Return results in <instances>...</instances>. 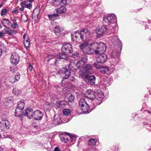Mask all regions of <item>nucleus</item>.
Returning <instances> with one entry per match:
<instances>
[{"mask_svg":"<svg viewBox=\"0 0 151 151\" xmlns=\"http://www.w3.org/2000/svg\"><path fill=\"white\" fill-rule=\"evenodd\" d=\"M24 42H30V39L29 37H28L27 40L25 39L24 40Z\"/></svg>","mask_w":151,"mask_h":151,"instance_id":"nucleus-59","label":"nucleus"},{"mask_svg":"<svg viewBox=\"0 0 151 151\" xmlns=\"http://www.w3.org/2000/svg\"><path fill=\"white\" fill-rule=\"evenodd\" d=\"M69 79L70 81H73L75 80V78L74 76H71Z\"/></svg>","mask_w":151,"mask_h":151,"instance_id":"nucleus-57","label":"nucleus"},{"mask_svg":"<svg viewBox=\"0 0 151 151\" xmlns=\"http://www.w3.org/2000/svg\"><path fill=\"white\" fill-rule=\"evenodd\" d=\"M99 70L101 73L108 74V72L109 71V69L108 67L107 66H102V67L100 68Z\"/></svg>","mask_w":151,"mask_h":151,"instance_id":"nucleus-30","label":"nucleus"},{"mask_svg":"<svg viewBox=\"0 0 151 151\" xmlns=\"http://www.w3.org/2000/svg\"><path fill=\"white\" fill-rule=\"evenodd\" d=\"M90 74L89 71H82L80 74V77L85 82Z\"/></svg>","mask_w":151,"mask_h":151,"instance_id":"nucleus-23","label":"nucleus"},{"mask_svg":"<svg viewBox=\"0 0 151 151\" xmlns=\"http://www.w3.org/2000/svg\"><path fill=\"white\" fill-rule=\"evenodd\" d=\"M80 58H81L76 63V66L78 68L81 67L83 65H84L87 61V56L86 55H82Z\"/></svg>","mask_w":151,"mask_h":151,"instance_id":"nucleus-15","label":"nucleus"},{"mask_svg":"<svg viewBox=\"0 0 151 151\" xmlns=\"http://www.w3.org/2000/svg\"><path fill=\"white\" fill-rule=\"evenodd\" d=\"M103 63L98 62L96 61V62H95L93 64V66L96 69H99L100 70V68H101L103 66Z\"/></svg>","mask_w":151,"mask_h":151,"instance_id":"nucleus-39","label":"nucleus"},{"mask_svg":"<svg viewBox=\"0 0 151 151\" xmlns=\"http://www.w3.org/2000/svg\"><path fill=\"white\" fill-rule=\"evenodd\" d=\"M27 2V1H24L20 3V6H21V7H24V6H26V3Z\"/></svg>","mask_w":151,"mask_h":151,"instance_id":"nucleus-54","label":"nucleus"},{"mask_svg":"<svg viewBox=\"0 0 151 151\" xmlns=\"http://www.w3.org/2000/svg\"><path fill=\"white\" fill-rule=\"evenodd\" d=\"M67 102L64 101H61L59 102H56L55 105L56 106V108H63L65 105V104Z\"/></svg>","mask_w":151,"mask_h":151,"instance_id":"nucleus-26","label":"nucleus"},{"mask_svg":"<svg viewBox=\"0 0 151 151\" xmlns=\"http://www.w3.org/2000/svg\"><path fill=\"white\" fill-rule=\"evenodd\" d=\"M96 77L93 75H89L85 82L87 84L93 85H95Z\"/></svg>","mask_w":151,"mask_h":151,"instance_id":"nucleus-18","label":"nucleus"},{"mask_svg":"<svg viewBox=\"0 0 151 151\" xmlns=\"http://www.w3.org/2000/svg\"><path fill=\"white\" fill-rule=\"evenodd\" d=\"M3 31L5 33L9 35H12L13 34H14L17 33V31L11 29L8 30L6 29H3Z\"/></svg>","mask_w":151,"mask_h":151,"instance_id":"nucleus-31","label":"nucleus"},{"mask_svg":"<svg viewBox=\"0 0 151 151\" xmlns=\"http://www.w3.org/2000/svg\"><path fill=\"white\" fill-rule=\"evenodd\" d=\"M53 5L54 6H58L61 4L56 0H53L52 1Z\"/></svg>","mask_w":151,"mask_h":151,"instance_id":"nucleus-49","label":"nucleus"},{"mask_svg":"<svg viewBox=\"0 0 151 151\" xmlns=\"http://www.w3.org/2000/svg\"><path fill=\"white\" fill-rule=\"evenodd\" d=\"M67 67V68L70 71H75L76 70V67H77L76 64H75L73 62H71L69 63L68 66Z\"/></svg>","mask_w":151,"mask_h":151,"instance_id":"nucleus-27","label":"nucleus"},{"mask_svg":"<svg viewBox=\"0 0 151 151\" xmlns=\"http://www.w3.org/2000/svg\"><path fill=\"white\" fill-rule=\"evenodd\" d=\"M86 151H95V150L93 148H89Z\"/></svg>","mask_w":151,"mask_h":151,"instance_id":"nucleus-62","label":"nucleus"},{"mask_svg":"<svg viewBox=\"0 0 151 151\" xmlns=\"http://www.w3.org/2000/svg\"><path fill=\"white\" fill-rule=\"evenodd\" d=\"M97 94V91L91 89H88L85 92V96L91 100L95 99Z\"/></svg>","mask_w":151,"mask_h":151,"instance_id":"nucleus-10","label":"nucleus"},{"mask_svg":"<svg viewBox=\"0 0 151 151\" xmlns=\"http://www.w3.org/2000/svg\"><path fill=\"white\" fill-rule=\"evenodd\" d=\"M34 113V111L32 109L29 108L25 109L23 116H27L29 119L32 118L33 119Z\"/></svg>","mask_w":151,"mask_h":151,"instance_id":"nucleus-14","label":"nucleus"},{"mask_svg":"<svg viewBox=\"0 0 151 151\" xmlns=\"http://www.w3.org/2000/svg\"><path fill=\"white\" fill-rule=\"evenodd\" d=\"M7 13V10L6 9H2L1 11V16L6 15Z\"/></svg>","mask_w":151,"mask_h":151,"instance_id":"nucleus-48","label":"nucleus"},{"mask_svg":"<svg viewBox=\"0 0 151 151\" xmlns=\"http://www.w3.org/2000/svg\"><path fill=\"white\" fill-rule=\"evenodd\" d=\"M79 46V48L82 50V51L84 52L85 50V47H84L83 46H81V45H80Z\"/></svg>","mask_w":151,"mask_h":151,"instance_id":"nucleus-58","label":"nucleus"},{"mask_svg":"<svg viewBox=\"0 0 151 151\" xmlns=\"http://www.w3.org/2000/svg\"><path fill=\"white\" fill-rule=\"evenodd\" d=\"M60 139L62 142L65 143L68 142V138L65 135L62 134L60 136Z\"/></svg>","mask_w":151,"mask_h":151,"instance_id":"nucleus-37","label":"nucleus"},{"mask_svg":"<svg viewBox=\"0 0 151 151\" xmlns=\"http://www.w3.org/2000/svg\"><path fill=\"white\" fill-rule=\"evenodd\" d=\"M12 12L14 14H17L19 13V12L18 9L16 8L15 10L12 11Z\"/></svg>","mask_w":151,"mask_h":151,"instance_id":"nucleus-56","label":"nucleus"},{"mask_svg":"<svg viewBox=\"0 0 151 151\" xmlns=\"http://www.w3.org/2000/svg\"><path fill=\"white\" fill-rule=\"evenodd\" d=\"M116 17L115 14H109L107 16L104 17L103 21L107 23H115L116 22Z\"/></svg>","mask_w":151,"mask_h":151,"instance_id":"nucleus-8","label":"nucleus"},{"mask_svg":"<svg viewBox=\"0 0 151 151\" xmlns=\"http://www.w3.org/2000/svg\"><path fill=\"white\" fill-rule=\"evenodd\" d=\"M96 143V140L95 139L91 138L88 140V145L91 146H93L95 145Z\"/></svg>","mask_w":151,"mask_h":151,"instance_id":"nucleus-41","label":"nucleus"},{"mask_svg":"<svg viewBox=\"0 0 151 151\" xmlns=\"http://www.w3.org/2000/svg\"><path fill=\"white\" fill-rule=\"evenodd\" d=\"M40 7L39 6H37L34 9L32 14V18L34 19L35 21H37L39 15L40 14Z\"/></svg>","mask_w":151,"mask_h":151,"instance_id":"nucleus-17","label":"nucleus"},{"mask_svg":"<svg viewBox=\"0 0 151 151\" xmlns=\"http://www.w3.org/2000/svg\"><path fill=\"white\" fill-rule=\"evenodd\" d=\"M107 30V29L106 26H103L96 30V33L98 35L100 36H102L104 34Z\"/></svg>","mask_w":151,"mask_h":151,"instance_id":"nucleus-19","label":"nucleus"},{"mask_svg":"<svg viewBox=\"0 0 151 151\" xmlns=\"http://www.w3.org/2000/svg\"><path fill=\"white\" fill-rule=\"evenodd\" d=\"M68 56L67 54L65 53H60L58 54L57 57L58 58L60 59H65V60H67L68 58L67 56Z\"/></svg>","mask_w":151,"mask_h":151,"instance_id":"nucleus-35","label":"nucleus"},{"mask_svg":"<svg viewBox=\"0 0 151 151\" xmlns=\"http://www.w3.org/2000/svg\"><path fill=\"white\" fill-rule=\"evenodd\" d=\"M13 98L10 96L4 99L2 101V106L5 107L8 106L9 104L13 101Z\"/></svg>","mask_w":151,"mask_h":151,"instance_id":"nucleus-22","label":"nucleus"},{"mask_svg":"<svg viewBox=\"0 0 151 151\" xmlns=\"http://www.w3.org/2000/svg\"><path fill=\"white\" fill-rule=\"evenodd\" d=\"M116 17L115 14H109L107 16L104 17L103 21L107 23H115L116 22Z\"/></svg>","mask_w":151,"mask_h":151,"instance_id":"nucleus-7","label":"nucleus"},{"mask_svg":"<svg viewBox=\"0 0 151 151\" xmlns=\"http://www.w3.org/2000/svg\"><path fill=\"white\" fill-rule=\"evenodd\" d=\"M65 133L68 135L69 137H70L71 139V142H74L76 141V137L75 136V135H73V134H71L67 132H65Z\"/></svg>","mask_w":151,"mask_h":151,"instance_id":"nucleus-43","label":"nucleus"},{"mask_svg":"<svg viewBox=\"0 0 151 151\" xmlns=\"http://www.w3.org/2000/svg\"><path fill=\"white\" fill-rule=\"evenodd\" d=\"M60 75L63 77V79H66L68 78L71 75V72L67 68V67L63 68L59 71Z\"/></svg>","mask_w":151,"mask_h":151,"instance_id":"nucleus-6","label":"nucleus"},{"mask_svg":"<svg viewBox=\"0 0 151 151\" xmlns=\"http://www.w3.org/2000/svg\"><path fill=\"white\" fill-rule=\"evenodd\" d=\"M11 27L14 29H16L19 27L16 22H14L11 25Z\"/></svg>","mask_w":151,"mask_h":151,"instance_id":"nucleus-50","label":"nucleus"},{"mask_svg":"<svg viewBox=\"0 0 151 151\" xmlns=\"http://www.w3.org/2000/svg\"><path fill=\"white\" fill-rule=\"evenodd\" d=\"M54 119V124L55 125H58L61 124L62 122L61 117L60 116H58L56 118L55 117Z\"/></svg>","mask_w":151,"mask_h":151,"instance_id":"nucleus-32","label":"nucleus"},{"mask_svg":"<svg viewBox=\"0 0 151 151\" xmlns=\"http://www.w3.org/2000/svg\"><path fill=\"white\" fill-rule=\"evenodd\" d=\"M116 17L115 14H109L107 16L104 17L103 21L107 23H115L116 22Z\"/></svg>","mask_w":151,"mask_h":151,"instance_id":"nucleus-9","label":"nucleus"},{"mask_svg":"<svg viewBox=\"0 0 151 151\" xmlns=\"http://www.w3.org/2000/svg\"><path fill=\"white\" fill-rule=\"evenodd\" d=\"M63 5H61V6L57 9H56V12L57 13L60 14H62L65 13L66 11V8L64 6H62Z\"/></svg>","mask_w":151,"mask_h":151,"instance_id":"nucleus-28","label":"nucleus"},{"mask_svg":"<svg viewBox=\"0 0 151 151\" xmlns=\"http://www.w3.org/2000/svg\"><path fill=\"white\" fill-rule=\"evenodd\" d=\"M24 101L22 99L21 101L18 102L17 106V107L23 110L24 109Z\"/></svg>","mask_w":151,"mask_h":151,"instance_id":"nucleus-34","label":"nucleus"},{"mask_svg":"<svg viewBox=\"0 0 151 151\" xmlns=\"http://www.w3.org/2000/svg\"><path fill=\"white\" fill-rule=\"evenodd\" d=\"M96 61L98 62L104 63L107 60V57L106 55L103 52L96 54Z\"/></svg>","mask_w":151,"mask_h":151,"instance_id":"nucleus-12","label":"nucleus"},{"mask_svg":"<svg viewBox=\"0 0 151 151\" xmlns=\"http://www.w3.org/2000/svg\"><path fill=\"white\" fill-rule=\"evenodd\" d=\"M1 21L5 27L7 28H9V27H7L6 26V25H9L11 23L9 19H3L1 20Z\"/></svg>","mask_w":151,"mask_h":151,"instance_id":"nucleus-33","label":"nucleus"},{"mask_svg":"<svg viewBox=\"0 0 151 151\" xmlns=\"http://www.w3.org/2000/svg\"><path fill=\"white\" fill-rule=\"evenodd\" d=\"M13 93L14 94H16L17 96L19 95L21 93L20 90H19L18 89L14 88L13 90Z\"/></svg>","mask_w":151,"mask_h":151,"instance_id":"nucleus-46","label":"nucleus"},{"mask_svg":"<svg viewBox=\"0 0 151 151\" xmlns=\"http://www.w3.org/2000/svg\"><path fill=\"white\" fill-rule=\"evenodd\" d=\"M97 94L96 95L97 97H96V99L97 101H96V102L97 104L99 105L102 103V101L104 98V94L101 91H100L99 92H97Z\"/></svg>","mask_w":151,"mask_h":151,"instance_id":"nucleus-21","label":"nucleus"},{"mask_svg":"<svg viewBox=\"0 0 151 151\" xmlns=\"http://www.w3.org/2000/svg\"><path fill=\"white\" fill-rule=\"evenodd\" d=\"M71 40L73 41H75L76 40L77 38L74 37L73 36H71Z\"/></svg>","mask_w":151,"mask_h":151,"instance_id":"nucleus-61","label":"nucleus"},{"mask_svg":"<svg viewBox=\"0 0 151 151\" xmlns=\"http://www.w3.org/2000/svg\"><path fill=\"white\" fill-rule=\"evenodd\" d=\"M20 76L19 73H18L15 76L14 79V82L17 81L20 79Z\"/></svg>","mask_w":151,"mask_h":151,"instance_id":"nucleus-51","label":"nucleus"},{"mask_svg":"<svg viewBox=\"0 0 151 151\" xmlns=\"http://www.w3.org/2000/svg\"><path fill=\"white\" fill-rule=\"evenodd\" d=\"M14 78L12 77H9L6 78L4 80V83L7 87H9L14 83Z\"/></svg>","mask_w":151,"mask_h":151,"instance_id":"nucleus-24","label":"nucleus"},{"mask_svg":"<svg viewBox=\"0 0 151 151\" xmlns=\"http://www.w3.org/2000/svg\"><path fill=\"white\" fill-rule=\"evenodd\" d=\"M54 32L57 35H60L61 32H62L61 28H60L59 26H56L54 28Z\"/></svg>","mask_w":151,"mask_h":151,"instance_id":"nucleus-36","label":"nucleus"},{"mask_svg":"<svg viewBox=\"0 0 151 151\" xmlns=\"http://www.w3.org/2000/svg\"><path fill=\"white\" fill-rule=\"evenodd\" d=\"M82 46H83L84 47H87V46H88L89 44L86 42H84L82 44H81Z\"/></svg>","mask_w":151,"mask_h":151,"instance_id":"nucleus-55","label":"nucleus"},{"mask_svg":"<svg viewBox=\"0 0 151 151\" xmlns=\"http://www.w3.org/2000/svg\"><path fill=\"white\" fill-rule=\"evenodd\" d=\"M54 151H60V150L59 148L58 147H55Z\"/></svg>","mask_w":151,"mask_h":151,"instance_id":"nucleus-64","label":"nucleus"},{"mask_svg":"<svg viewBox=\"0 0 151 151\" xmlns=\"http://www.w3.org/2000/svg\"><path fill=\"white\" fill-rule=\"evenodd\" d=\"M19 57L16 52H14L11 55L10 58V62L14 65H16L19 63Z\"/></svg>","mask_w":151,"mask_h":151,"instance_id":"nucleus-11","label":"nucleus"},{"mask_svg":"<svg viewBox=\"0 0 151 151\" xmlns=\"http://www.w3.org/2000/svg\"><path fill=\"white\" fill-rule=\"evenodd\" d=\"M22 110L16 107L15 110V115L16 116H18L21 118L20 120L22 119V116H23L24 112L22 111Z\"/></svg>","mask_w":151,"mask_h":151,"instance_id":"nucleus-25","label":"nucleus"},{"mask_svg":"<svg viewBox=\"0 0 151 151\" xmlns=\"http://www.w3.org/2000/svg\"><path fill=\"white\" fill-rule=\"evenodd\" d=\"M83 68L84 70L89 71V70H91L92 69V66L90 64H85L83 66Z\"/></svg>","mask_w":151,"mask_h":151,"instance_id":"nucleus-38","label":"nucleus"},{"mask_svg":"<svg viewBox=\"0 0 151 151\" xmlns=\"http://www.w3.org/2000/svg\"><path fill=\"white\" fill-rule=\"evenodd\" d=\"M91 46L93 49L94 50V53L96 54H99L101 52L104 53L106 50V46L105 44L103 42H94L92 43Z\"/></svg>","mask_w":151,"mask_h":151,"instance_id":"nucleus-2","label":"nucleus"},{"mask_svg":"<svg viewBox=\"0 0 151 151\" xmlns=\"http://www.w3.org/2000/svg\"><path fill=\"white\" fill-rule=\"evenodd\" d=\"M44 113L39 110H36L34 111L33 119L35 120H40L42 119Z\"/></svg>","mask_w":151,"mask_h":151,"instance_id":"nucleus-16","label":"nucleus"},{"mask_svg":"<svg viewBox=\"0 0 151 151\" xmlns=\"http://www.w3.org/2000/svg\"><path fill=\"white\" fill-rule=\"evenodd\" d=\"M31 3H30L26 5L25 6V7L31 9V8H32V4Z\"/></svg>","mask_w":151,"mask_h":151,"instance_id":"nucleus-53","label":"nucleus"},{"mask_svg":"<svg viewBox=\"0 0 151 151\" xmlns=\"http://www.w3.org/2000/svg\"><path fill=\"white\" fill-rule=\"evenodd\" d=\"M73 48L71 44L68 43L63 44L62 45L61 51L62 53L67 55L72 53L73 52Z\"/></svg>","mask_w":151,"mask_h":151,"instance_id":"nucleus-4","label":"nucleus"},{"mask_svg":"<svg viewBox=\"0 0 151 151\" xmlns=\"http://www.w3.org/2000/svg\"><path fill=\"white\" fill-rule=\"evenodd\" d=\"M80 35L79 34V31H75L74 32H72L71 34V36H73L74 37H76L77 39L78 37V35Z\"/></svg>","mask_w":151,"mask_h":151,"instance_id":"nucleus-47","label":"nucleus"},{"mask_svg":"<svg viewBox=\"0 0 151 151\" xmlns=\"http://www.w3.org/2000/svg\"><path fill=\"white\" fill-rule=\"evenodd\" d=\"M92 43L90 44H89L88 46H87V47L85 48V50L84 51V52L85 53L87 54H90L92 53L93 51L91 48V44Z\"/></svg>","mask_w":151,"mask_h":151,"instance_id":"nucleus-29","label":"nucleus"},{"mask_svg":"<svg viewBox=\"0 0 151 151\" xmlns=\"http://www.w3.org/2000/svg\"><path fill=\"white\" fill-rule=\"evenodd\" d=\"M10 127V123L8 121L2 120L0 122V130H6Z\"/></svg>","mask_w":151,"mask_h":151,"instance_id":"nucleus-13","label":"nucleus"},{"mask_svg":"<svg viewBox=\"0 0 151 151\" xmlns=\"http://www.w3.org/2000/svg\"><path fill=\"white\" fill-rule=\"evenodd\" d=\"M80 36L83 41H85L89 38L90 35V31L87 28H83L79 31Z\"/></svg>","mask_w":151,"mask_h":151,"instance_id":"nucleus-5","label":"nucleus"},{"mask_svg":"<svg viewBox=\"0 0 151 151\" xmlns=\"http://www.w3.org/2000/svg\"><path fill=\"white\" fill-rule=\"evenodd\" d=\"M113 150L114 151H118V148L116 146L115 147H114V149H113Z\"/></svg>","mask_w":151,"mask_h":151,"instance_id":"nucleus-63","label":"nucleus"},{"mask_svg":"<svg viewBox=\"0 0 151 151\" xmlns=\"http://www.w3.org/2000/svg\"><path fill=\"white\" fill-rule=\"evenodd\" d=\"M28 68L29 70L30 71H32L33 69V66L31 65L30 63L29 65Z\"/></svg>","mask_w":151,"mask_h":151,"instance_id":"nucleus-60","label":"nucleus"},{"mask_svg":"<svg viewBox=\"0 0 151 151\" xmlns=\"http://www.w3.org/2000/svg\"><path fill=\"white\" fill-rule=\"evenodd\" d=\"M44 107L46 110L50 109L51 108L50 104L48 102H46L44 104Z\"/></svg>","mask_w":151,"mask_h":151,"instance_id":"nucleus-45","label":"nucleus"},{"mask_svg":"<svg viewBox=\"0 0 151 151\" xmlns=\"http://www.w3.org/2000/svg\"><path fill=\"white\" fill-rule=\"evenodd\" d=\"M71 112V110L70 109H65L63 111V114L65 115L68 116L70 114Z\"/></svg>","mask_w":151,"mask_h":151,"instance_id":"nucleus-44","label":"nucleus"},{"mask_svg":"<svg viewBox=\"0 0 151 151\" xmlns=\"http://www.w3.org/2000/svg\"><path fill=\"white\" fill-rule=\"evenodd\" d=\"M82 54L81 53L78 52H75L72 55V57L75 58H78L80 57H81Z\"/></svg>","mask_w":151,"mask_h":151,"instance_id":"nucleus-42","label":"nucleus"},{"mask_svg":"<svg viewBox=\"0 0 151 151\" xmlns=\"http://www.w3.org/2000/svg\"><path fill=\"white\" fill-rule=\"evenodd\" d=\"M112 39L117 42L116 44H119V47L117 50H114L112 51L111 54V57L114 59H116L115 62L113 63V65H115L118 63L119 58L118 56L119 55L122 48V44L121 41L119 39L118 37L114 35L112 36Z\"/></svg>","mask_w":151,"mask_h":151,"instance_id":"nucleus-1","label":"nucleus"},{"mask_svg":"<svg viewBox=\"0 0 151 151\" xmlns=\"http://www.w3.org/2000/svg\"><path fill=\"white\" fill-rule=\"evenodd\" d=\"M24 45L26 49L27 50H29V45L30 44V42H24Z\"/></svg>","mask_w":151,"mask_h":151,"instance_id":"nucleus-52","label":"nucleus"},{"mask_svg":"<svg viewBox=\"0 0 151 151\" xmlns=\"http://www.w3.org/2000/svg\"><path fill=\"white\" fill-rule=\"evenodd\" d=\"M65 95L68 99V102H71L74 100L75 98L74 95V93H71L70 91H68L65 92Z\"/></svg>","mask_w":151,"mask_h":151,"instance_id":"nucleus-20","label":"nucleus"},{"mask_svg":"<svg viewBox=\"0 0 151 151\" xmlns=\"http://www.w3.org/2000/svg\"><path fill=\"white\" fill-rule=\"evenodd\" d=\"M79 106L80 107L83 113H89V106L86 101L84 99H81L79 102Z\"/></svg>","mask_w":151,"mask_h":151,"instance_id":"nucleus-3","label":"nucleus"},{"mask_svg":"<svg viewBox=\"0 0 151 151\" xmlns=\"http://www.w3.org/2000/svg\"><path fill=\"white\" fill-rule=\"evenodd\" d=\"M59 15L58 14H49L48 15L49 19L51 20H54L56 19L57 17H58Z\"/></svg>","mask_w":151,"mask_h":151,"instance_id":"nucleus-40","label":"nucleus"}]
</instances>
